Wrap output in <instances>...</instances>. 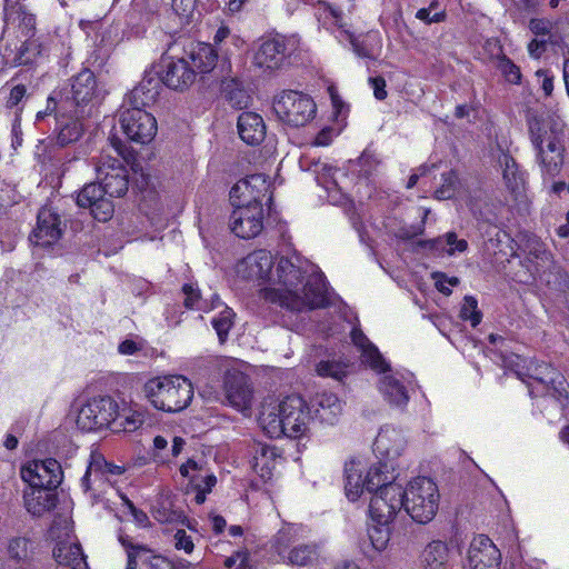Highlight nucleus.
Here are the masks:
<instances>
[{
	"mask_svg": "<svg viewBox=\"0 0 569 569\" xmlns=\"http://www.w3.org/2000/svg\"><path fill=\"white\" fill-rule=\"evenodd\" d=\"M62 234L61 220L58 213L51 208L43 207L37 216V226L33 229L30 240L41 247L56 243Z\"/></svg>",
	"mask_w": 569,
	"mask_h": 569,
	"instance_id": "nucleus-19",
	"label": "nucleus"
},
{
	"mask_svg": "<svg viewBox=\"0 0 569 569\" xmlns=\"http://www.w3.org/2000/svg\"><path fill=\"white\" fill-rule=\"evenodd\" d=\"M204 472H208L204 466L193 459H188L187 462L180 467L181 476L189 479V485L192 489L196 487L197 482L201 480V476H204Z\"/></svg>",
	"mask_w": 569,
	"mask_h": 569,
	"instance_id": "nucleus-50",
	"label": "nucleus"
},
{
	"mask_svg": "<svg viewBox=\"0 0 569 569\" xmlns=\"http://www.w3.org/2000/svg\"><path fill=\"white\" fill-rule=\"evenodd\" d=\"M234 210L229 218L231 231L239 238L257 237L263 228V209L261 204L232 203Z\"/></svg>",
	"mask_w": 569,
	"mask_h": 569,
	"instance_id": "nucleus-10",
	"label": "nucleus"
},
{
	"mask_svg": "<svg viewBox=\"0 0 569 569\" xmlns=\"http://www.w3.org/2000/svg\"><path fill=\"white\" fill-rule=\"evenodd\" d=\"M406 443L401 430L392 426H385L376 437L373 450L382 458L393 460L402 453Z\"/></svg>",
	"mask_w": 569,
	"mask_h": 569,
	"instance_id": "nucleus-24",
	"label": "nucleus"
},
{
	"mask_svg": "<svg viewBox=\"0 0 569 569\" xmlns=\"http://www.w3.org/2000/svg\"><path fill=\"white\" fill-rule=\"evenodd\" d=\"M102 467H106V459L97 453L91 456V461L84 476L81 478V487L84 492H91L96 498L103 492L104 486L110 483V478L104 476Z\"/></svg>",
	"mask_w": 569,
	"mask_h": 569,
	"instance_id": "nucleus-29",
	"label": "nucleus"
},
{
	"mask_svg": "<svg viewBox=\"0 0 569 569\" xmlns=\"http://www.w3.org/2000/svg\"><path fill=\"white\" fill-rule=\"evenodd\" d=\"M530 378L542 386L546 393L559 401H569V385L561 372L546 362H539L529 367Z\"/></svg>",
	"mask_w": 569,
	"mask_h": 569,
	"instance_id": "nucleus-15",
	"label": "nucleus"
},
{
	"mask_svg": "<svg viewBox=\"0 0 569 569\" xmlns=\"http://www.w3.org/2000/svg\"><path fill=\"white\" fill-rule=\"evenodd\" d=\"M499 163L502 167V176L507 188L512 192H519L523 188L525 177L515 159L508 153H502Z\"/></svg>",
	"mask_w": 569,
	"mask_h": 569,
	"instance_id": "nucleus-41",
	"label": "nucleus"
},
{
	"mask_svg": "<svg viewBox=\"0 0 569 569\" xmlns=\"http://www.w3.org/2000/svg\"><path fill=\"white\" fill-rule=\"evenodd\" d=\"M33 542L24 537H16L9 540L7 555L16 569H37L36 551Z\"/></svg>",
	"mask_w": 569,
	"mask_h": 569,
	"instance_id": "nucleus-26",
	"label": "nucleus"
},
{
	"mask_svg": "<svg viewBox=\"0 0 569 569\" xmlns=\"http://www.w3.org/2000/svg\"><path fill=\"white\" fill-rule=\"evenodd\" d=\"M97 174L104 192L111 198L124 196L129 189V171L121 160L102 153L97 162Z\"/></svg>",
	"mask_w": 569,
	"mask_h": 569,
	"instance_id": "nucleus-6",
	"label": "nucleus"
},
{
	"mask_svg": "<svg viewBox=\"0 0 569 569\" xmlns=\"http://www.w3.org/2000/svg\"><path fill=\"white\" fill-rule=\"evenodd\" d=\"M222 94L233 108L243 109L248 104V94L236 79L222 82Z\"/></svg>",
	"mask_w": 569,
	"mask_h": 569,
	"instance_id": "nucleus-44",
	"label": "nucleus"
},
{
	"mask_svg": "<svg viewBox=\"0 0 569 569\" xmlns=\"http://www.w3.org/2000/svg\"><path fill=\"white\" fill-rule=\"evenodd\" d=\"M270 191V182L262 173L248 176L239 180L230 190L231 203L261 204Z\"/></svg>",
	"mask_w": 569,
	"mask_h": 569,
	"instance_id": "nucleus-14",
	"label": "nucleus"
},
{
	"mask_svg": "<svg viewBox=\"0 0 569 569\" xmlns=\"http://www.w3.org/2000/svg\"><path fill=\"white\" fill-rule=\"evenodd\" d=\"M164 70L160 81L168 88L183 91L196 80V69L191 68L187 58H168L163 60Z\"/></svg>",
	"mask_w": 569,
	"mask_h": 569,
	"instance_id": "nucleus-21",
	"label": "nucleus"
},
{
	"mask_svg": "<svg viewBox=\"0 0 569 569\" xmlns=\"http://www.w3.org/2000/svg\"><path fill=\"white\" fill-rule=\"evenodd\" d=\"M274 264L272 254L267 250L249 253L239 264L238 273L256 281H269V286L259 291L260 299L292 311L323 308L328 299L321 276H309L303 283L306 270L290 259L281 257Z\"/></svg>",
	"mask_w": 569,
	"mask_h": 569,
	"instance_id": "nucleus-1",
	"label": "nucleus"
},
{
	"mask_svg": "<svg viewBox=\"0 0 569 569\" xmlns=\"http://www.w3.org/2000/svg\"><path fill=\"white\" fill-rule=\"evenodd\" d=\"M161 90V81L151 73L146 74L137 87H134L127 100L129 108H146L153 104Z\"/></svg>",
	"mask_w": 569,
	"mask_h": 569,
	"instance_id": "nucleus-25",
	"label": "nucleus"
},
{
	"mask_svg": "<svg viewBox=\"0 0 569 569\" xmlns=\"http://www.w3.org/2000/svg\"><path fill=\"white\" fill-rule=\"evenodd\" d=\"M316 415L321 422L335 425L342 412L340 399L332 392L318 393L313 400Z\"/></svg>",
	"mask_w": 569,
	"mask_h": 569,
	"instance_id": "nucleus-34",
	"label": "nucleus"
},
{
	"mask_svg": "<svg viewBox=\"0 0 569 569\" xmlns=\"http://www.w3.org/2000/svg\"><path fill=\"white\" fill-rule=\"evenodd\" d=\"M449 548L440 540H433L426 546L420 557L421 569H447Z\"/></svg>",
	"mask_w": 569,
	"mask_h": 569,
	"instance_id": "nucleus-35",
	"label": "nucleus"
},
{
	"mask_svg": "<svg viewBox=\"0 0 569 569\" xmlns=\"http://www.w3.org/2000/svg\"><path fill=\"white\" fill-rule=\"evenodd\" d=\"M153 517L159 522L168 523L176 521L180 515L177 511L167 509L166 507H159L154 509Z\"/></svg>",
	"mask_w": 569,
	"mask_h": 569,
	"instance_id": "nucleus-63",
	"label": "nucleus"
},
{
	"mask_svg": "<svg viewBox=\"0 0 569 569\" xmlns=\"http://www.w3.org/2000/svg\"><path fill=\"white\" fill-rule=\"evenodd\" d=\"M259 425L270 438L284 436L281 402L278 406H263L259 415Z\"/></svg>",
	"mask_w": 569,
	"mask_h": 569,
	"instance_id": "nucleus-36",
	"label": "nucleus"
},
{
	"mask_svg": "<svg viewBox=\"0 0 569 569\" xmlns=\"http://www.w3.org/2000/svg\"><path fill=\"white\" fill-rule=\"evenodd\" d=\"M27 98V87L24 84H16L11 88L6 101V107L9 109L17 108L19 112L22 111L20 104Z\"/></svg>",
	"mask_w": 569,
	"mask_h": 569,
	"instance_id": "nucleus-55",
	"label": "nucleus"
},
{
	"mask_svg": "<svg viewBox=\"0 0 569 569\" xmlns=\"http://www.w3.org/2000/svg\"><path fill=\"white\" fill-rule=\"evenodd\" d=\"M460 318L469 320L472 327H477L482 319L481 311L478 309V301L472 296H466L460 310Z\"/></svg>",
	"mask_w": 569,
	"mask_h": 569,
	"instance_id": "nucleus-49",
	"label": "nucleus"
},
{
	"mask_svg": "<svg viewBox=\"0 0 569 569\" xmlns=\"http://www.w3.org/2000/svg\"><path fill=\"white\" fill-rule=\"evenodd\" d=\"M388 462L379 461L377 465H373L369 468L366 476V490L378 491L385 486L389 485H398L395 482V477L388 470Z\"/></svg>",
	"mask_w": 569,
	"mask_h": 569,
	"instance_id": "nucleus-40",
	"label": "nucleus"
},
{
	"mask_svg": "<svg viewBox=\"0 0 569 569\" xmlns=\"http://www.w3.org/2000/svg\"><path fill=\"white\" fill-rule=\"evenodd\" d=\"M182 293L184 296L183 305L187 309L209 311L208 300L201 297L200 290L197 287L186 283L182 287Z\"/></svg>",
	"mask_w": 569,
	"mask_h": 569,
	"instance_id": "nucleus-46",
	"label": "nucleus"
},
{
	"mask_svg": "<svg viewBox=\"0 0 569 569\" xmlns=\"http://www.w3.org/2000/svg\"><path fill=\"white\" fill-rule=\"evenodd\" d=\"M405 490L401 485H389L376 491L369 505V513L379 526H388L403 508Z\"/></svg>",
	"mask_w": 569,
	"mask_h": 569,
	"instance_id": "nucleus-7",
	"label": "nucleus"
},
{
	"mask_svg": "<svg viewBox=\"0 0 569 569\" xmlns=\"http://www.w3.org/2000/svg\"><path fill=\"white\" fill-rule=\"evenodd\" d=\"M380 161L375 153L370 151H363L359 158V164L361 167L360 172L365 177H369L373 173Z\"/></svg>",
	"mask_w": 569,
	"mask_h": 569,
	"instance_id": "nucleus-57",
	"label": "nucleus"
},
{
	"mask_svg": "<svg viewBox=\"0 0 569 569\" xmlns=\"http://www.w3.org/2000/svg\"><path fill=\"white\" fill-rule=\"evenodd\" d=\"M389 369L383 372L385 376L380 379L379 389L391 405L402 407L409 400L407 389L397 377L387 373Z\"/></svg>",
	"mask_w": 569,
	"mask_h": 569,
	"instance_id": "nucleus-38",
	"label": "nucleus"
},
{
	"mask_svg": "<svg viewBox=\"0 0 569 569\" xmlns=\"http://www.w3.org/2000/svg\"><path fill=\"white\" fill-rule=\"evenodd\" d=\"M191 68L198 73H209L217 66L218 52L210 43L200 42L193 46L188 53Z\"/></svg>",
	"mask_w": 569,
	"mask_h": 569,
	"instance_id": "nucleus-33",
	"label": "nucleus"
},
{
	"mask_svg": "<svg viewBox=\"0 0 569 569\" xmlns=\"http://www.w3.org/2000/svg\"><path fill=\"white\" fill-rule=\"evenodd\" d=\"M216 483L217 478L212 472L208 471L204 472V476H201V480L192 489L196 492L194 501L197 505H202L206 501L207 493L211 492Z\"/></svg>",
	"mask_w": 569,
	"mask_h": 569,
	"instance_id": "nucleus-52",
	"label": "nucleus"
},
{
	"mask_svg": "<svg viewBox=\"0 0 569 569\" xmlns=\"http://www.w3.org/2000/svg\"><path fill=\"white\" fill-rule=\"evenodd\" d=\"M369 538L375 549L383 550L390 539L388 526H375L368 531Z\"/></svg>",
	"mask_w": 569,
	"mask_h": 569,
	"instance_id": "nucleus-53",
	"label": "nucleus"
},
{
	"mask_svg": "<svg viewBox=\"0 0 569 569\" xmlns=\"http://www.w3.org/2000/svg\"><path fill=\"white\" fill-rule=\"evenodd\" d=\"M497 69L501 72L505 79L513 84H519L521 81L520 68L515 64L507 56L501 57L496 64Z\"/></svg>",
	"mask_w": 569,
	"mask_h": 569,
	"instance_id": "nucleus-51",
	"label": "nucleus"
},
{
	"mask_svg": "<svg viewBox=\"0 0 569 569\" xmlns=\"http://www.w3.org/2000/svg\"><path fill=\"white\" fill-rule=\"evenodd\" d=\"M548 40L535 38L528 43V52L531 58L539 59L547 50Z\"/></svg>",
	"mask_w": 569,
	"mask_h": 569,
	"instance_id": "nucleus-60",
	"label": "nucleus"
},
{
	"mask_svg": "<svg viewBox=\"0 0 569 569\" xmlns=\"http://www.w3.org/2000/svg\"><path fill=\"white\" fill-rule=\"evenodd\" d=\"M233 318L234 312L232 309L224 307V309L217 317H213L211 321L221 343L228 339L229 331L233 326Z\"/></svg>",
	"mask_w": 569,
	"mask_h": 569,
	"instance_id": "nucleus-45",
	"label": "nucleus"
},
{
	"mask_svg": "<svg viewBox=\"0 0 569 569\" xmlns=\"http://www.w3.org/2000/svg\"><path fill=\"white\" fill-rule=\"evenodd\" d=\"M141 423L142 420L139 418V416H120L118 413V417L114 419L111 427L113 431L132 432L137 430Z\"/></svg>",
	"mask_w": 569,
	"mask_h": 569,
	"instance_id": "nucleus-54",
	"label": "nucleus"
},
{
	"mask_svg": "<svg viewBox=\"0 0 569 569\" xmlns=\"http://www.w3.org/2000/svg\"><path fill=\"white\" fill-rule=\"evenodd\" d=\"M21 478L30 487L54 490L62 481L63 471L56 459L33 460L21 468Z\"/></svg>",
	"mask_w": 569,
	"mask_h": 569,
	"instance_id": "nucleus-11",
	"label": "nucleus"
},
{
	"mask_svg": "<svg viewBox=\"0 0 569 569\" xmlns=\"http://www.w3.org/2000/svg\"><path fill=\"white\" fill-rule=\"evenodd\" d=\"M56 569H88L80 543L70 538L60 540L52 549Z\"/></svg>",
	"mask_w": 569,
	"mask_h": 569,
	"instance_id": "nucleus-23",
	"label": "nucleus"
},
{
	"mask_svg": "<svg viewBox=\"0 0 569 569\" xmlns=\"http://www.w3.org/2000/svg\"><path fill=\"white\" fill-rule=\"evenodd\" d=\"M281 412L284 436L297 439L307 435L312 417L302 397L298 395L286 397L281 401Z\"/></svg>",
	"mask_w": 569,
	"mask_h": 569,
	"instance_id": "nucleus-9",
	"label": "nucleus"
},
{
	"mask_svg": "<svg viewBox=\"0 0 569 569\" xmlns=\"http://www.w3.org/2000/svg\"><path fill=\"white\" fill-rule=\"evenodd\" d=\"M77 203L81 208H89L98 221H108L113 214V203L100 183H88L77 196Z\"/></svg>",
	"mask_w": 569,
	"mask_h": 569,
	"instance_id": "nucleus-17",
	"label": "nucleus"
},
{
	"mask_svg": "<svg viewBox=\"0 0 569 569\" xmlns=\"http://www.w3.org/2000/svg\"><path fill=\"white\" fill-rule=\"evenodd\" d=\"M144 395L158 410L179 412L187 408L193 397V387L183 376H163L148 380Z\"/></svg>",
	"mask_w": 569,
	"mask_h": 569,
	"instance_id": "nucleus-2",
	"label": "nucleus"
},
{
	"mask_svg": "<svg viewBox=\"0 0 569 569\" xmlns=\"http://www.w3.org/2000/svg\"><path fill=\"white\" fill-rule=\"evenodd\" d=\"M249 556L246 551H237L231 557H228L224 560V565L228 568H232L233 566H237L236 569H249Z\"/></svg>",
	"mask_w": 569,
	"mask_h": 569,
	"instance_id": "nucleus-58",
	"label": "nucleus"
},
{
	"mask_svg": "<svg viewBox=\"0 0 569 569\" xmlns=\"http://www.w3.org/2000/svg\"><path fill=\"white\" fill-rule=\"evenodd\" d=\"M274 547L278 555L283 560H287L289 563L296 566H307L312 563L318 556L316 547L311 545H299L291 549L286 556L284 551L288 547V537L286 531H279L276 537Z\"/></svg>",
	"mask_w": 569,
	"mask_h": 569,
	"instance_id": "nucleus-27",
	"label": "nucleus"
},
{
	"mask_svg": "<svg viewBox=\"0 0 569 569\" xmlns=\"http://www.w3.org/2000/svg\"><path fill=\"white\" fill-rule=\"evenodd\" d=\"M289 54L288 40L277 34L262 41L254 53L253 63L261 69L274 71L284 66Z\"/></svg>",
	"mask_w": 569,
	"mask_h": 569,
	"instance_id": "nucleus-16",
	"label": "nucleus"
},
{
	"mask_svg": "<svg viewBox=\"0 0 569 569\" xmlns=\"http://www.w3.org/2000/svg\"><path fill=\"white\" fill-rule=\"evenodd\" d=\"M23 500L28 512L40 517L56 508L58 496L52 489L30 487L24 491Z\"/></svg>",
	"mask_w": 569,
	"mask_h": 569,
	"instance_id": "nucleus-28",
	"label": "nucleus"
},
{
	"mask_svg": "<svg viewBox=\"0 0 569 569\" xmlns=\"http://www.w3.org/2000/svg\"><path fill=\"white\" fill-rule=\"evenodd\" d=\"M238 133L246 143L259 144L266 136L262 118L253 112H243L238 117Z\"/></svg>",
	"mask_w": 569,
	"mask_h": 569,
	"instance_id": "nucleus-32",
	"label": "nucleus"
},
{
	"mask_svg": "<svg viewBox=\"0 0 569 569\" xmlns=\"http://www.w3.org/2000/svg\"><path fill=\"white\" fill-rule=\"evenodd\" d=\"M279 458L274 447L266 443H256L252 447V469L264 481L271 479Z\"/></svg>",
	"mask_w": 569,
	"mask_h": 569,
	"instance_id": "nucleus-31",
	"label": "nucleus"
},
{
	"mask_svg": "<svg viewBox=\"0 0 569 569\" xmlns=\"http://www.w3.org/2000/svg\"><path fill=\"white\" fill-rule=\"evenodd\" d=\"M529 29L536 34V36H542L546 37L551 31V22L547 19H538L533 18L529 21Z\"/></svg>",
	"mask_w": 569,
	"mask_h": 569,
	"instance_id": "nucleus-59",
	"label": "nucleus"
},
{
	"mask_svg": "<svg viewBox=\"0 0 569 569\" xmlns=\"http://www.w3.org/2000/svg\"><path fill=\"white\" fill-rule=\"evenodd\" d=\"M529 134L532 144L565 142V123L559 118H535L529 122Z\"/></svg>",
	"mask_w": 569,
	"mask_h": 569,
	"instance_id": "nucleus-22",
	"label": "nucleus"
},
{
	"mask_svg": "<svg viewBox=\"0 0 569 569\" xmlns=\"http://www.w3.org/2000/svg\"><path fill=\"white\" fill-rule=\"evenodd\" d=\"M70 96L68 99L74 104V112L80 116H88L90 109L86 108L96 98L97 80L94 73L89 69H83L71 79Z\"/></svg>",
	"mask_w": 569,
	"mask_h": 569,
	"instance_id": "nucleus-18",
	"label": "nucleus"
},
{
	"mask_svg": "<svg viewBox=\"0 0 569 569\" xmlns=\"http://www.w3.org/2000/svg\"><path fill=\"white\" fill-rule=\"evenodd\" d=\"M351 339L355 346L361 351L362 361L371 369L378 372H386L389 369V365L386 362L378 348L360 329L355 328L351 331Z\"/></svg>",
	"mask_w": 569,
	"mask_h": 569,
	"instance_id": "nucleus-30",
	"label": "nucleus"
},
{
	"mask_svg": "<svg viewBox=\"0 0 569 569\" xmlns=\"http://www.w3.org/2000/svg\"><path fill=\"white\" fill-rule=\"evenodd\" d=\"M501 552L490 538L485 535L476 536L468 548V569H500Z\"/></svg>",
	"mask_w": 569,
	"mask_h": 569,
	"instance_id": "nucleus-12",
	"label": "nucleus"
},
{
	"mask_svg": "<svg viewBox=\"0 0 569 569\" xmlns=\"http://www.w3.org/2000/svg\"><path fill=\"white\" fill-rule=\"evenodd\" d=\"M138 562L147 569H174L170 560L161 555L154 553L149 548L140 549L137 553L131 552L126 569H137Z\"/></svg>",
	"mask_w": 569,
	"mask_h": 569,
	"instance_id": "nucleus-39",
	"label": "nucleus"
},
{
	"mask_svg": "<svg viewBox=\"0 0 569 569\" xmlns=\"http://www.w3.org/2000/svg\"><path fill=\"white\" fill-rule=\"evenodd\" d=\"M346 473V495L349 500L356 501L363 489H366V478L362 479V466L359 460L351 459L346 462L345 466Z\"/></svg>",
	"mask_w": 569,
	"mask_h": 569,
	"instance_id": "nucleus-37",
	"label": "nucleus"
},
{
	"mask_svg": "<svg viewBox=\"0 0 569 569\" xmlns=\"http://www.w3.org/2000/svg\"><path fill=\"white\" fill-rule=\"evenodd\" d=\"M536 77L541 79V88L547 97L551 96L553 91V76L546 69L536 71Z\"/></svg>",
	"mask_w": 569,
	"mask_h": 569,
	"instance_id": "nucleus-62",
	"label": "nucleus"
},
{
	"mask_svg": "<svg viewBox=\"0 0 569 569\" xmlns=\"http://www.w3.org/2000/svg\"><path fill=\"white\" fill-rule=\"evenodd\" d=\"M445 243L449 247L447 249L448 254H453L456 251L463 252L468 248V242L465 239H458L455 232H448L445 237L427 240L423 242V246L433 251H442L445 250Z\"/></svg>",
	"mask_w": 569,
	"mask_h": 569,
	"instance_id": "nucleus-43",
	"label": "nucleus"
},
{
	"mask_svg": "<svg viewBox=\"0 0 569 569\" xmlns=\"http://www.w3.org/2000/svg\"><path fill=\"white\" fill-rule=\"evenodd\" d=\"M272 108L277 118L291 127L307 124L313 119L317 110L311 97L293 90H284L277 94Z\"/></svg>",
	"mask_w": 569,
	"mask_h": 569,
	"instance_id": "nucleus-4",
	"label": "nucleus"
},
{
	"mask_svg": "<svg viewBox=\"0 0 569 569\" xmlns=\"http://www.w3.org/2000/svg\"><path fill=\"white\" fill-rule=\"evenodd\" d=\"M86 116H80L74 112V118L69 121L59 120V132L57 136V143L64 147L69 143L78 141L83 133V124L80 119Z\"/></svg>",
	"mask_w": 569,
	"mask_h": 569,
	"instance_id": "nucleus-42",
	"label": "nucleus"
},
{
	"mask_svg": "<svg viewBox=\"0 0 569 569\" xmlns=\"http://www.w3.org/2000/svg\"><path fill=\"white\" fill-rule=\"evenodd\" d=\"M441 179L442 184L438 189H436L435 198L438 200L451 199L457 190L458 177L455 171L450 170L448 172L442 173Z\"/></svg>",
	"mask_w": 569,
	"mask_h": 569,
	"instance_id": "nucleus-48",
	"label": "nucleus"
},
{
	"mask_svg": "<svg viewBox=\"0 0 569 569\" xmlns=\"http://www.w3.org/2000/svg\"><path fill=\"white\" fill-rule=\"evenodd\" d=\"M120 124L128 139L141 144L152 141L158 131L154 116L141 108L121 111Z\"/></svg>",
	"mask_w": 569,
	"mask_h": 569,
	"instance_id": "nucleus-8",
	"label": "nucleus"
},
{
	"mask_svg": "<svg viewBox=\"0 0 569 569\" xmlns=\"http://www.w3.org/2000/svg\"><path fill=\"white\" fill-rule=\"evenodd\" d=\"M118 417V403L108 396L88 400L79 410L77 426L83 431L110 427Z\"/></svg>",
	"mask_w": 569,
	"mask_h": 569,
	"instance_id": "nucleus-5",
	"label": "nucleus"
},
{
	"mask_svg": "<svg viewBox=\"0 0 569 569\" xmlns=\"http://www.w3.org/2000/svg\"><path fill=\"white\" fill-rule=\"evenodd\" d=\"M536 151V160L545 180L555 179L563 166L565 142L532 144Z\"/></svg>",
	"mask_w": 569,
	"mask_h": 569,
	"instance_id": "nucleus-20",
	"label": "nucleus"
},
{
	"mask_svg": "<svg viewBox=\"0 0 569 569\" xmlns=\"http://www.w3.org/2000/svg\"><path fill=\"white\" fill-rule=\"evenodd\" d=\"M439 497L438 487L430 478L418 477L405 490L403 509L416 522L428 523L438 511Z\"/></svg>",
	"mask_w": 569,
	"mask_h": 569,
	"instance_id": "nucleus-3",
	"label": "nucleus"
},
{
	"mask_svg": "<svg viewBox=\"0 0 569 569\" xmlns=\"http://www.w3.org/2000/svg\"><path fill=\"white\" fill-rule=\"evenodd\" d=\"M316 371L320 377H330L336 380H342L347 373V365L342 361L322 360L317 365Z\"/></svg>",
	"mask_w": 569,
	"mask_h": 569,
	"instance_id": "nucleus-47",
	"label": "nucleus"
},
{
	"mask_svg": "<svg viewBox=\"0 0 569 569\" xmlns=\"http://www.w3.org/2000/svg\"><path fill=\"white\" fill-rule=\"evenodd\" d=\"M529 254L535 259L540 260L541 263H538L539 268H549L552 264V256L545 248L543 243L539 241H533L532 247L529 250Z\"/></svg>",
	"mask_w": 569,
	"mask_h": 569,
	"instance_id": "nucleus-56",
	"label": "nucleus"
},
{
	"mask_svg": "<svg viewBox=\"0 0 569 569\" xmlns=\"http://www.w3.org/2000/svg\"><path fill=\"white\" fill-rule=\"evenodd\" d=\"M224 395L228 403L238 411L249 410L253 399L249 377L236 369L228 370L224 376Z\"/></svg>",
	"mask_w": 569,
	"mask_h": 569,
	"instance_id": "nucleus-13",
	"label": "nucleus"
},
{
	"mask_svg": "<svg viewBox=\"0 0 569 569\" xmlns=\"http://www.w3.org/2000/svg\"><path fill=\"white\" fill-rule=\"evenodd\" d=\"M445 12H436L431 14L430 8H421L416 13V18L426 22L427 24L441 22L445 20Z\"/></svg>",
	"mask_w": 569,
	"mask_h": 569,
	"instance_id": "nucleus-61",
	"label": "nucleus"
},
{
	"mask_svg": "<svg viewBox=\"0 0 569 569\" xmlns=\"http://www.w3.org/2000/svg\"><path fill=\"white\" fill-rule=\"evenodd\" d=\"M369 83L373 90V94L378 100H385L387 98L386 80L378 76L369 78Z\"/></svg>",
	"mask_w": 569,
	"mask_h": 569,
	"instance_id": "nucleus-64",
	"label": "nucleus"
}]
</instances>
